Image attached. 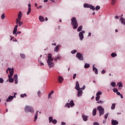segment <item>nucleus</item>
<instances>
[{"instance_id": "nucleus-1", "label": "nucleus", "mask_w": 125, "mask_h": 125, "mask_svg": "<svg viewBox=\"0 0 125 125\" xmlns=\"http://www.w3.org/2000/svg\"><path fill=\"white\" fill-rule=\"evenodd\" d=\"M48 55L47 63L49 68H52V67H54V63L52 62L53 59L52 58V56L51 55V54H48Z\"/></svg>"}, {"instance_id": "nucleus-2", "label": "nucleus", "mask_w": 125, "mask_h": 125, "mask_svg": "<svg viewBox=\"0 0 125 125\" xmlns=\"http://www.w3.org/2000/svg\"><path fill=\"white\" fill-rule=\"evenodd\" d=\"M71 25L73 27V29L74 30L78 28L79 24L78 23V21H77V19H76V17H73L71 19Z\"/></svg>"}, {"instance_id": "nucleus-3", "label": "nucleus", "mask_w": 125, "mask_h": 125, "mask_svg": "<svg viewBox=\"0 0 125 125\" xmlns=\"http://www.w3.org/2000/svg\"><path fill=\"white\" fill-rule=\"evenodd\" d=\"M8 71L9 72V75H8L9 79L10 78H12V76H13V74L14 73V68H8L6 70L7 74H8Z\"/></svg>"}, {"instance_id": "nucleus-4", "label": "nucleus", "mask_w": 125, "mask_h": 125, "mask_svg": "<svg viewBox=\"0 0 125 125\" xmlns=\"http://www.w3.org/2000/svg\"><path fill=\"white\" fill-rule=\"evenodd\" d=\"M24 111L26 113H28V112H30L33 114V113H34V108L29 105H26L24 108Z\"/></svg>"}, {"instance_id": "nucleus-5", "label": "nucleus", "mask_w": 125, "mask_h": 125, "mask_svg": "<svg viewBox=\"0 0 125 125\" xmlns=\"http://www.w3.org/2000/svg\"><path fill=\"white\" fill-rule=\"evenodd\" d=\"M97 109L99 111L100 117H101L102 115H104V113H105V110H104V108L102 107V106H98L97 107Z\"/></svg>"}, {"instance_id": "nucleus-6", "label": "nucleus", "mask_w": 125, "mask_h": 125, "mask_svg": "<svg viewBox=\"0 0 125 125\" xmlns=\"http://www.w3.org/2000/svg\"><path fill=\"white\" fill-rule=\"evenodd\" d=\"M49 123H52L54 125L57 124V120L56 119H53L52 117H49Z\"/></svg>"}, {"instance_id": "nucleus-7", "label": "nucleus", "mask_w": 125, "mask_h": 125, "mask_svg": "<svg viewBox=\"0 0 125 125\" xmlns=\"http://www.w3.org/2000/svg\"><path fill=\"white\" fill-rule=\"evenodd\" d=\"M85 33V31L84 30H83L79 33V36L80 41H83V34Z\"/></svg>"}, {"instance_id": "nucleus-8", "label": "nucleus", "mask_w": 125, "mask_h": 125, "mask_svg": "<svg viewBox=\"0 0 125 125\" xmlns=\"http://www.w3.org/2000/svg\"><path fill=\"white\" fill-rule=\"evenodd\" d=\"M76 57L78 58L79 60H83V55L80 53H77Z\"/></svg>"}, {"instance_id": "nucleus-9", "label": "nucleus", "mask_w": 125, "mask_h": 125, "mask_svg": "<svg viewBox=\"0 0 125 125\" xmlns=\"http://www.w3.org/2000/svg\"><path fill=\"white\" fill-rule=\"evenodd\" d=\"M62 57L60 54H57L56 56L54 58V60L56 62L58 61V60H61Z\"/></svg>"}, {"instance_id": "nucleus-10", "label": "nucleus", "mask_w": 125, "mask_h": 125, "mask_svg": "<svg viewBox=\"0 0 125 125\" xmlns=\"http://www.w3.org/2000/svg\"><path fill=\"white\" fill-rule=\"evenodd\" d=\"M14 99V97L13 96H10L8 97V98L6 99V102H11L12 100Z\"/></svg>"}, {"instance_id": "nucleus-11", "label": "nucleus", "mask_w": 125, "mask_h": 125, "mask_svg": "<svg viewBox=\"0 0 125 125\" xmlns=\"http://www.w3.org/2000/svg\"><path fill=\"white\" fill-rule=\"evenodd\" d=\"M77 90L78 91L77 97H80L82 96V95H83V90H82L81 89Z\"/></svg>"}, {"instance_id": "nucleus-12", "label": "nucleus", "mask_w": 125, "mask_h": 125, "mask_svg": "<svg viewBox=\"0 0 125 125\" xmlns=\"http://www.w3.org/2000/svg\"><path fill=\"white\" fill-rule=\"evenodd\" d=\"M111 124L112 125H119V122H118V121L117 120H115L114 119H112L111 120Z\"/></svg>"}, {"instance_id": "nucleus-13", "label": "nucleus", "mask_w": 125, "mask_h": 125, "mask_svg": "<svg viewBox=\"0 0 125 125\" xmlns=\"http://www.w3.org/2000/svg\"><path fill=\"white\" fill-rule=\"evenodd\" d=\"M82 119H83V121L84 122H86L87 121V119L88 118V116L85 115L84 114H82Z\"/></svg>"}, {"instance_id": "nucleus-14", "label": "nucleus", "mask_w": 125, "mask_h": 125, "mask_svg": "<svg viewBox=\"0 0 125 125\" xmlns=\"http://www.w3.org/2000/svg\"><path fill=\"white\" fill-rule=\"evenodd\" d=\"M17 28H18V24L16 25L14 28V30L13 31V35H15V34L17 33Z\"/></svg>"}, {"instance_id": "nucleus-15", "label": "nucleus", "mask_w": 125, "mask_h": 125, "mask_svg": "<svg viewBox=\"0 0 125 125\" xmlns=\"http://www.w3.org/2000/svg\"><path fill=\"white\" fill-rule=\"evenodd\" d=\"M59 83H63V81H64V78L62 76H59L58 78Z\"/></svg>"}, {"instance_id": "nucleus-16", "label": "nucleus", "mask_w": 125, "mask_h": 125, "mask_svg": "<svg viewBox=\"0 0 125 125\" xmlns=\"http://www.w3.org/2000/svg\"><path fill=\"white\" fill-rule=\"evenodd\" d=\"M81 88L80 87V84L79 83V82H76V86H75V89L76 90H79V89H81Z\"/></svg>"}, {"instance_id": "nucleus-17", "label": "nucleus", "mask_w": 125, "mask_h": 125, "mask_svg": "<svg viewBox=\"0 0 125 125\" xmlns=\"http://www.w3.org/2000/svg\"><path fill=\"white\" fill-rule=\"evenodd\" d=\"M117 85H118L119 89H122V88L123 87V83L122 82H119L117 83Z\"/></svg>"}, {"instance_id": "nucleus-18", "label": "nucleus", "mask_w": 125, "mask_h": 125, "mask_svg": "<svg viewBox=\"0 0 125 125\" xmlns=\"http://www.w3.org/2000/svg\"><path fill=\"white\" fill-rule=\"evenodd\" d=\"M93 71H94V72H95V73L97 75V74H98V69H97V68H96L95 67V66H94V65H93Z\"/></svg>"}, {"instance_id": "nucleus-19", "label": "nucleus", "mask_w": 125, "mask_h": 125, "mask_svg": "<svg viewBox=\"0 0 125 125\" xmlns=\"http://www.w3.org/2000/svg\"><path fill=\"white\" fill-rule=\"evenodd\" d=\"M59 46H60V45H58L55 47L54 49V51H55V52H58L59 51Z\"/></svg>"}, {"instance_id": "nucleus-20", "label": "nucleus", "mask_w": 125, "mask_h": 125, "mask_svg": "<svg viewBox=\"0 0 125 125\" xmlns=\"http://www.w3.org/2000/svg\"><path fill=\"white\" fill-rule=\"evenodd\" d=\"M28 12H27V15H29V14L30 13H31V4H29L28 5Z\"/></svg>"}, {"instance_id": "nucleus-21", "label": "nucleus", "mask_w": 125, "mask_h": 125, "mask_svg": "<svg viewBox=\"0 0 125 125\" xmlns=\"http://www.w3.org/2000/svg\"><path fill=\"white\" fill-rule=\"evenodd\" d=\"M39 114V110L36 111V113L35 115V117H34V122H36L38 119V114Z\"/></svg>"}, {"instance_id": "nucleus-22", "label": "nucleus", "mask_w": 125, "mask_h": 125, "mask_svg": "<svg viewBox=\"0 0 125 125\" xmlns=\"http://www.w3.org/2000/svg\"><path fill=\"white\" fill-rule=\"evenodd\" d=\"M83 7H84V8H90V5L89 4L84 3Z\"/></svg>"}, {"instance_id": "nucleus-23", "label": "nucleus", "mask_w": 125, "mask_h": 125, "mask_svg": "<svg viewBox=\"0 0 125 125\" xmlns=\"http://www.w3.org/2000/svg\"><path fill=\"white\" fill-rule=\"evenodd\" d=\"M39 19L40 22H43V21H44V18L42 16H39Z\"/></svg>"}, {"instance_id": "nucleus-24", "label": "nucleus", "mask_w": 125, "mask_h": 125, "mask_svg": "<svg viewBox=\"0 0 125 125\" xmlns=\"http://www.w3.org/2000/svg\"><path fill=\"white\" fill-rule=\"evenodd\" d=\"M22 18V12L20 11L18 15V19H21Z\"/></svg>"}, {"instance_id": "nucleus-25", "label": "nucleus", "mask_w": 125, "mask_h": 125, "mask_svg": "<svg viewBox=\"0 0 125 125\" xmlns=\"http://www.w3.org/2000/svg\"><path fill=\"white\" fill-rule=\"evenodd\" d=\"M70 106L72 107H74L75 106V103H74V101L71 100L69 103Z\"/></svg>"}, {"instance_id": "nucleus-26", "label": "nucleus", "mask_w": 125, "mask_h": 125, "mask_svg": "<svg viewBox=\"0 0 125 125\" xmlns=\"http://www.w3.org/2000/svg\"><path fill=\"white\" fill-rule=\"evenodd\" d=\"M54 93V91L52 90L51 91L49 94H48V99H49V98L52 99V97L51 95H52V94Z\"/></svg>"}, {"instance_id": "nucleus-27", "label": "nucleus", "mask_w": 125, "mask_h": 125, "mask_svg": "<svg viewBox=\"0 0 125 125\" xmlns=\"http://www.w3.org/2000/svg\"><path fill=\"white\" fill-rule=\"evenodd\" d=\"M96 112H97V109L96 108H94L92 111L93 116H96Z\"/></svg>"}, {"instance_id": "nucleus-28", "label": "nucleus", "mask_w": 125, "mask_h": 125, "mask_svg": "<svg viewBox=\"0 0 125 125\" xmlns=\"http://www.w3.org/2000/svg\"><path fill=\"white\" fill-rule=\"evenodd\" d=\"M116 94H117V95H118L119 96H120V97H121V98L122 99H123V98H124V96L122 95V94H121V93H120V92H117L116 93Z\"/></svg>"}, {"instance_id": "nucleus-29", "label": "nucleus", "mask_w": 125, "mask_h": 125, "mask_svg": "<svg viewBox=\"0 0 125 125\" xmlns=\"http://www.w3.org/2000/svg\"><path fill=\"white\" fill-rule=\"evenodd\" d=\"M85 69H87L88 68H89V67H90V65H89V64L88 63H85L84 66Z\"/></svg>"}, {"instance_id": "nucleus-30", "label": "nucleus", "mask_w": 125, "mask_h": 125, "mask_svg": "<svg viewBox=\"0 0 125 125\" xmlns=\"http://www.w3.org/2000/svg\"><path fill=\"white\" fill-rule=\"evenodd\" d=\"M83 30V26L82 25L80 26L77 29V32H81Z\"/></svg>"}, {"instance_id": "nucleus-31", "label": "nucleus", "mask_w": 125, "mask_h": 125, "mask_svg": "<svg viewBox=\"0 0 125 125\" xmlns=\"http://www.w3.org/2000/svg\"><path fill=\"white\" fill-rule=\"evenodd\" d=\"M110 85L113 87H115L116 86V83L115 82H112L110 83Z\"/></svg>"}, {"instance_id": "nucleus-32", "label": "nucleus", "mask_w": 125, "mask_h": 125, "mask_svg": "<svg viewBox=\"0 0 125 125\" xmlns=\"http://www.w3.org/2000/svg\"><path fill=\"white\" fill-rule=\"evenodd\" d=\"M115 107H116V104H113L111 106V110L115 109Z\"/></svg>"}, {"instance_id": "nucleus-33", "label": "nucleus", "mask_w": 125, "mask_h": 125, "mask_svg": "<svg viewBox=\"0 0 125 125\" xmlns=\"http://www.w3.org/2000/svg\"><path fill=\"white\" fill-rule=\"evenodd\" d=\"M21 57L22 59H25L26 58V56L24 54H21Z\"/></svg>"}, {"instance_id": "nucleus-34", "label": "nucleus", "mask_w": 125, "mask_h": 125, "mask_svg": "<svg viewBox=\"0 0 125 125\" xmlns=\"http://www.w3.org/2000/svg\"><path fill=\"white\" fill-rule=\"evenodd\" d=\"M21 98H24V97H27V94L26 93H24L23 94H21Z\"/></svg>"}, {"instance_id": "nucleus-35", "label": "nucleus", "mask_w": 125, "mask_h": 125, "mask_svg": "<svg viewBox=\"0 0 125 125\" xmlns=\"http://www.w3.org/2000/svg\"><path fill=\"white\" fill-rule=\"evenodd\" d=\"M102 94V92L99 91L96 94V96H100Z\"/></svg>"}, {"instance_id": "nucleus-36", "label": "nucleus", "mask_w": 125, "mask_h": 125, "mask_svg": "<svg viewBox=\"0 0 125 125\" xmlns=\"http://www.w3.org/2000/svg\"><path fill=\"white\" fill-rule=\"evenodd\" d=\"M21 20V19H16V24H18L19 23H20L21 21H20Z\"/></svg>"}, {"instance_id": "nucleus-37", "label": "nucleus", "mask_w": 125, "mask_h": 125, "mask_svg": "<svg viewBox=\"0 0 125 125\" xmlns=\"http://www.w3.org/2000/svg\"><path fill=\"white\" fill-rule=\"evenodd\" d=\"M98 104H104V101L100 100L97 102Z\"/></svg>"}, {"instance_id": "nucleus-38", "label": "nucleus", "mask_w": 125, "mask_h": 125, "mask_svg": "<svg viewBox=\"0 0 125 125\" xmlns=\"http://www.w3.org/2000/svg\"><path fill=\"white\" fill-rule=\"evenodd\" d=\"M9 78V83H13V82H14V79L13 78Z\"/></svg>"}, {"instance_id": "nucleus-39", "label": "nucleus", "mask_w": 125, "mask_h": 125, "mask_svg": "<svg viewBox=\"0 0 125 125\" xmlns=\"http://www.w3.org/2000/svg\"><path fill=\"white\" fill-rule=\"evenodd\" d=\"M90 9H92V10H95V7H94V6H92V5H90Z\"/></svg>"}, {"instance_id": "nucleus-40", "label": "nucleus", "mask_w": 125, "mask_h": 125, "mask_svg": "<svg viewBox=\"0 0 125 125\" xmlns=\"http://www.w3.org/2000/svg\"><path fill=\"white\" fill-rule=\"evenodd\" d=\"M115 3H116V0H111L112 5H115Z\"/></svg>"}, {"instance_id": "nucleus-41", "label": "nucleus", "mask_w": 125, "mask_h": 125, "mask_svg": "<svg viewBox=\"0 0 125 125\" xmlns=\"http://www.w3.org/2000/svg\"><path fill=\"white\" fill-rule=\"evenodd\" d=\"M64 107H67L68 108H70V104L69 103H66L65 105H64Z\"/></svg>"}, {"instance_id": "nucleus-42", "label": "nucleus", "mask_w": 125, "mask_h": 125, "mask_svg": "<svg viewBox=\"0 0 125 125\" xmlns=\"http://www.w3.org/2000/svg\"><path fill=\"white\" fill-rule=\"evenodd\" d=\"M37 94L38 95V97H41V94H42V92H41L40 90L38 91Z\"/></svg>"}, {"instance_id": "nucleus-43", "label": "nucleus", "mask_w": 125, "mask_h": 125, "mask_svg": "<svg viewBox=\"0 0 125 125\" xmlns=\"http://www.w3.org/2000/svg\"><path fill=\"white\" fill-rule=\"evenodd\" d=\"M112 57H116V56H117V54L116 53H112L111 54Z\"/></svg>"}, {"instance_id": "nucleus-44", "label": "nucleus", "mask_w": 125, "mask_h": 125, "mask_svg": "<svg viewBox=\"0 0 125 125\" xmlns=\"http://www.w3.org/2000/svg\"><path fill=\"white\" fill-rule=\"evenodd\" d=\"M113 91L114 92L116 93L119 91V90H118V89H117V88H114L113 89Z\"/></svg>"}, {"instance_id": "nucleus-45", "label": "nucleus", "mask_w": 125, "mask_h": 125, "mask_svg": "<svg viewBox=\"0 0 125 125\" xmlns=\"http://www.w3.org/2000/svg\"><path fill=\"white\" fill-rule=\"evenodd\" d=\"M95 8L96 10H97V11H98V10H99V9H100V6L98 5Z\"/></svg>"}, {"instance_id": "nucleus-46", "label": "nucleus", "mask_w": 125, "mask_h": 125, "mask_svg": "<svg viewBox=\"0 0 125 125\" xmlns=\"http://www.w3.org/2000/svg\"><path fill=\"white\" fill-rule=\"evenodd\" d=\"M99 99H100V96H97L96 97V101H99Z\"/></svg>"}, {"instance_id": "nucleus-47", "label": "nucleus", "mask_w": 125, "mask_h": 125, "mask_svg": "<svg viewBox=\"0 0 125 125\" xmlns=\"http://www.w3.org/2000/svg\"><path fill=\"white\" fill-rule=\"evenodd\" d=\"M4 14H2V15L1 16V18L2 20L5 18V17L4 16Z\"/></svg>"}, {"instance_id": "nucleus-48", "label": "nucleus", "mask_w": 125, "mask_h": 125, "mask_svg": "<svg viewBox=\"0 0 125 125\" xmlns=\"http://www.w3.org/2000/svg\"><path fill=\"white\" fill-rule=\"evenodd\" d=\"M3 82H4L3 79L1 78H0V83H3Z\"/></svg>"}, {"instance_id": "nucleus-49", "label": "nucleus", "mask_w": 125, "mask_h": 125, "mask_svg": "<svg viewBox=\"0 0 125 125\" xmlns=\"http://www.w3.org/2000/svg\"><path fill=\"white\" fill-rule=\"evenodd\" d=\"M14 79H15V80H17L18 79V76H17V74H15L14 76Z\"/></svg>"}, {"instance_id": "nucleus-50", "label": "nucleus", "mask_w": 125, "mask_h": 125, "mask_svg": "<svg viewBox=\"0 0 125 125\" xmlns=\"http://www.w3.org/2000/svg\"><path fill=\"white\" fill-rule=\"evenodd\" d=\"M109 116V113H106V114L104 115V119H107L108 118V116Z\"/></svg>"}, {"instance_id": "nucleus-51", "label": "nucleus", "mask_w": 125, "mask_h": 125, "mask_svg": "<svg viewBox=\"0 0 125 125\" xmlns=\"http://www.w3.org/2000/svg\"><path fill=\"white\" fill-rule=\"evenodd\" d=\"M23 23L22 21H21L19 23V27H21L22 25H23Z\"/></svg>"}, {"instance_id": "nucleus-52", "label": "nucleus", "mask_w": 125, "mask_h": 125, "mask_svg": "<svg viewBox=\"0 0 125 125\" xmlns=\"http://www.w3.org/2000/svg\"><path fill=\"white\" fill-rule=\"evenodd\" d=\"M76 52H77V50H73L71 51V53H72V54H75Z\"/></svg>"}, {"instance_id": "nucleus-53", "label": "nucleus", "mask_w": 125, "mask_h": 125, "mask_svg": "<svg viewBox=\"0 0 125 125\" xmlns=\"http://www.w3.org/2000/svg\"><path fill=\"white\" fill-rule=\"evenodd\" d=\"M39 62L41 65V66H43L44 65V64H43V63L42 62V61H41L40 62V61H39Z\"/></svg>"}, {"instance_id": "nucleus-54", "label": "nucleus", "mask_w": 125, "mask_h": 125, "mask_svg": "<svg viewBox=\"0 0 125 125\" xmlns=\"http://www.w3.org/2000/svg\"><path fill=\"white\" fill-rule=\"evenodd\" d=\"M85 89V85H83V87L80 88V89L82 90V89H83V90H84Z\"/></svg>"}, {"instance_id": "nucleus-55", "label": "nucleus", "mask_w": 125, "mask_h": 125, "mask_svg": "<svg viewBox=\"0 0 125 125\" xmlns=\"http://www.w3.org/2000/svg\"><path fill=\"white\" fill-rule=\"evenodd\" d=\"M16 95H17V93H14V96H13V97H14V98H16Z\"/></svg>"}, {"instance_id": "nucleus-56", "label": "nucleus", "mask_w": 125, "mask_h": 125, "mask_svg": "<svg viewBox=\"0 0 125 125\" xmlns=\"http://www.w3.org/2000/svg\"><path fill=\"white\" fill-rule=\"evenodd\" d=\"M76 77H77V74L75 73L73 77V80H75V79H76Z\"/></svg>"}, {"instance_id": "nucleus-57", "label": "nucleus", "mask_w": 125, "mask_h": 125, "mask_svg": "<svg viewBox=\"0 0 125 125\" xmlns=\"http://www.w3.org/2000/svg\"><path fill=\"white\" fill-rule=\"evenodd\" d=\"M93 125H99V123H98V122H94Z\"/></svg>"}, {"instance_id": "nucleus-58", "label": "nucleus", "mask_w": 125, "mask_h": 125, "mask_svg": "<svg viewBox=\"0 0 125 125\" xmlns=\"http://www.w3.org/2000/svg\"><path fill=\"white\" fill-rule=\"evenodd\" d=\"M15 83L16 84L18 83V80L17 79H15Z\"/></svg>"}, {"instance_id": "nucleus-59", "label": "nucleus", "mask_w": 125, "mask_h": 125, "mask_svg": "<svg viewBox=\"0 0 125 125\" xmlns=\"http://www.w3.org/2000/svg\"><path fill=\"white\" fill-rule=\"evenodd\" d=\"M105 73H106V71H105V70H103L102 71V74H105Z\"/></svg>"}, {"instance_id": "nucleus-60", "label": "nucleus", "mask_w": 125, "mask_h": 125, "mask_svg": "<svg viewBox=\"0 0 125 125\" xmlns=\"http://www.w3.org/2000/svg\"><path fill=\"white\" fill-rule=\"evenodd\" d=\"M103 124H104V125L106 124V119L103 120Z\"/></svg>"}, {"instance_id": "nucleus-61", "label": "nucleus", "mask_w": 125, "mask_h": 125, "mask_svg": "<svg viewBox=\"0 0 125 125\" xmlns=\"http://www.w3.org/2000/svg\"><path fill=\"white\" fill-rule=\"evenodd\" d=\"M66 125V123H64V122H62V125Z\"/></svg>"}, {"instance_id": "nucleus-62", "label": "nucleus", "mask_w": 125, "mask_h": 125, "mask_svg": "<svg viewBox=\"0 0 125 125\" xmlns=\"http://www.w3.org/2000/svg\"><path fill=\"white\" fill-rule=\"evenodd\" d=\"M115 19H119L120 17H119L118 16H116L115 17Z\"/></svg>"}, {"instance_id": "nucleus-63", "label": "nucleus", "mask_w": 125, "mask_h": 125, "mask_svg": "<svg viewBox=\"0 0 125 125\" xmlns=\"http://www.w3.org/2000/svg\"><path fill=\"white\" fill-rule=\"evenodd\" d=\"M11 39H10V41H12V40H13V39H14V37H13L12 36H10Z\"/></svg>"}, {"instance_id": "nucleus-64", "label": "nucleus", "mask_w": 125, "mask_h": 125, "mask_svg": "<svg viewBox=\"0 0 125 125\" xmlns=\"http://www.w3.org/2000/svg\"><path fill=\"white\" fill-rule=\"evenodd\" d=\"M88 37H90V36H91V33H90V32H89L88 33Z\"/></svg>"}]
</instances>
